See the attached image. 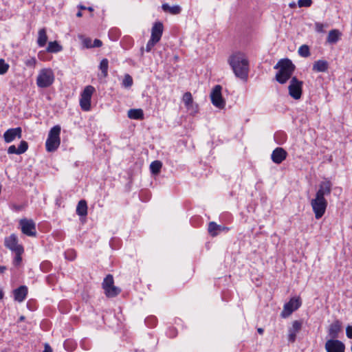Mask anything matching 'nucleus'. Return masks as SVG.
I'll return each mask as SVG.
<instances>
[{
    "label": "nucleus",
    "instance_id": "nucleus-1",
    "mask_svg": "<svg viewBox=\"0 0 352 352\" xmlns=\"http://www.w3.org/2000/svg\"><path fill=\"white\" fill-rule=\"evenodd\" d=\"M228 63L235 76L241 79H246L248 75V60L244 54L236 52L231 55Z\"/></svg>",
    "mask_w": 352,
    "mask_h": 352
},
{
    "label": "nucleus",
    "instance_id": "nucleus-2",
    "mask_svg": "<svg viewBox=\"0 0 352 352\" xmlns=\"http://www.w3.org/2000/svg\"><path fill=\"white\" fill-rule=\"evenodd\" d=\"M274 68L278 69L275 76L276 80L283 85L286 83L289 79H292L296 66L290 59L283 58L276 63Z\"/></svg>",
    "mask_w": 352,
    "mask_h": 352
},
{
    "label": "nucleus",
    "instance_id": "nucleus-3",
    "mask_svg": "<svg viewBox=\"0 0 352 352\" xmlns=\"http://www.w3.org/2000/svg\"><path fill=\"white\" fill-rule=\"evenodd\" d=\"M329 190L330 188L329 186H327L324 190L323 186H321L316 192V197L311 201V205L314 212L315 217L317 219H320L324 214L327 206V202L324 199V195L326 191L329 192Z\"/></svg>",
    "mask_w": 352,
    "mask_h": 352
},
{
    "label": "nucleus",
    "instance_id": "nucleus-4",
    "mask_svg": "<svg viewBox=\"0 0 352 352\" xmlns=\"http://www.w3.org/2000/svg\"><path fill=\"white\" fill-rule=\"evenodd\" d=\"M61 127L57 124L54 126L49 131L47 138L45 142L46 150L48 152L55 151L60 144V134Z\"/></svg>",
    "mask_w": 352,
    "mask_h": 352
},
{
    "label": "nucleus",
    "instance_id": "nucleus-5",
    "mask_svg": "<svg viewBox=\"0 0 352 352\" xmlns=\"http://www.w3.org/2000/svg\"><path fill=\"white\" fill-rule=\"evenodd\" d=\"M55 76L54 72L50 68L41 69L36 78V85L39 88H47L50 87L54 82Z\"/></svg>",
    "mask_w": 352,
    "mask_h": 352
},
{
    "label": "nucleus",
    "instance_id": "nucleus-6",
    "mask_svg": "<svg viewBox=\"0 0 352 352\" xmlns=\"http://www.w3.org/2000/svg\"><path fill=\"white\" fill-rule=\"evenodd\" d=\"M95 91V88L91 85H87L80 94V105L83 111H89L91 109V96Z\"/></svg>",
    "mask_w": 352,
    "mask_h": 352
},
{
    "label": "nucleus",
    "instance_id": "nucleus-7",
    "mask_svg": "<svg viewBox=\"0 0 352 352\" xmlns=\"http://www.w3.org/2000/svg\"><path fill=\"white\" fill-rule=\"evenodd\" d=\"M302 84V81L298 80L296 76L292 78L288 89L289 94L292 98L298 100L301 98Z\"/></svg>",
    "mask_w": 352,
    "mask_h": 352
},
{
    "label": "nucleus",
    "instance_id": "nucleus-8",
    "mask_svg": "<svg viewBox=\"0 0 352 352\" xmlns=\"http://www.w3.org/2000/svg\"><path fill=\"white\" fill-rule=\"evenodd\" d=\"M222 87L219 85H215L210 93V99L212 104L219 108L223 109L226 102L221 95Z\"/></svg>",
    "mask_w": 352,
    "mask_h": 352
},
{
    "label": "nucleus",
    "instance_id": "nucleus-9",
    "mask_svg": "<svg viewBox=\"0 0 352 352\" xmlns=\"http://www.w3.org/2000/svg\"><path fill=\"white\" fill-rule=\"evenodd\" d=\"M19 225L23 234L28 236H36V224L32 219H22L19 221Z\"/></svg>",
    "mask_w": 352,
    "mask_h": 352
},
{
    "label": "nucleus",
    "instance_id": "nucleus-10",
    "mask_svg": "<svg viewBox=\"0 0 352 352\" xmlns=\"http://www.w3.org/2000/svg\"><path fill=\"white\" fill-rule=\"evenodd\" d=\"M4 245L13 252H16L18 250H21L24 249L22 245L18 243V237L15 234H12L9 236L6 237Z\"/></svg>",
    "mask_w": 352,
    "mask_h": 352
},
{
    "label": "nucleus",
    "instance_id": "nucleus-11",
    "mask_svg": "<svg viewBox=\"0 0 352 352\" xmlns=\"http://www.w3.org/2000/svg\"><path fill=\"white\" fill-rule=\"evenodd\" d=\"M301 305L299 298H293L284 305L281 316L283 318L289 316L294 311L296 310Z\"/></svg>",
    "mask_w": 352,
    "mask_h": 352
},
{
    "label": "nucleus",
    "instance_id": "nucleus-12",
    "mask_svg": "<svg viewBox=\"0 0 352 352\" xmlns=\"http://www.w3.org/2000/svg\"><path fill=\"white\" fill-rule=\"evenodd\" d=\"M22 129L21 127L8 129L3 134V138L6 143L12 142L16 138H21Z\"/></svg>",
    "mask_w": 352,
    "mask_h": 352
},
{
    "label": "nucleus",
    "instance_id": "nucleus-13",
    "mask_svg": "<svg viewBox=\"0 0 352 352\" xmlns=\"http://www.w3.org/2000/svg\"><path fill=\"white\" fill-rule=\"evenodd\" d=\"M287 155V153L284 148L277 147L272 151L271 159L273 162L279 164L286 159Z\"/></svg>",
    "mask_w": 352,
    "mask_h": 352
},
{
    "label": "nucleus",
    "instance_id": "nucleus-14",
    "mask_svg": "<svg viewBox=\"0 0 352 352\" xmlns=\"http://www.w3.org/2000/svg\"><path fill=\"white\" fill-rule=\"evenodd\" d=\"M229 228L226 226L217 224L214 221H211L208 224V232L209 234L212 236H217L221 232H227Z\"/></svg>",
    "mask_w": 352,
    "mask_h": 352
},
{
    "label": "nucleus",
    "instance_id": "nucleus-15",
    "mask_svg": "<svg viewBox=\"0 0 352 352\" xmlns=\"http://www.w3.org/2000/svg\"><path fill=\"white\" fill-rule=\"evenodd\" d=\"M14 300L22 302L27 297L28 287L21 285L13 291Z\"/></svg>",
    "mask_w": 352,
    "mask_h": 352
},
{
    "label": "nucleus",
    "instance_id": "nucleus-16",
    "mask_svg": "<svg viewBox=\"0 0 352 352\" xmlns=\"http://www.w3.org/2000/svg\"><path fill=\"white\" fill-rule=\"evenodd\" d=\"M302 323L298 320H295L292 324V327L289 329L288 340L289 342H294L296 338V333L300 330Z\"/></svg>",
    "mask_w": 352,
    "mask_h": 352
},
{
    "label": "nucleus",
    "instance_id": "nucleus-17",
    "mask_svg": "<svg viewBox=\"0 0 352 352\" xmlns=\"http://www.w3.org/2000/svg\"><path fill=\"white\" fill-rule=\"evenodd\" d=\"M163 29V24L161 22L155 23L151 29V38L160 41L162 36Z\"/></svg>",
    "mask_w": 352,
    "mask_h": 352
},
{
    "label": "nucleus",
    "instance_id": "nucleus-18",
    "mask_svg": "<svg viewBox=\"0 0 352 352\" xmlns=\"http://www.w3.org/2000/svg\"><path fill=\"white\" fill-rule=\"evenodd\" d=\"M329 63L324 60H318L313 64L312 70L315 72H325L329 69Z\"/></svg>",
    "mask_w": 352,
    "mask_h": 352
},
{
    "label": "nucleus",
    "instance_id": "nucleus-19",
    "mask_svg": "<svg viewBox=\"0 0 352 352\" xmlns=\"http://www.w3.org/2000/svg\"><path fill=\"white\" fill-rule=\"evenodd\" d=\"M130 119L142 120L144 118L143 110L141 109H131L127 112Z\"/></svg>",
    "mask_w": 352,
    "mask_h": 352
},
{
    "label": "nucleus",
    "instance_id": "nucleus-20",
    "mask_svg": "<svg viewBox=\"0 0 352 352\" xmlns=\"http://www.w3.org/2000/svg\"><path fill=\"white\" fill-rule=\"evenodd\" d=\"M76 214L80 217H85L87 214V204L85 199L79 201L76 206Z\"/></svg>",
    "mask_w": 352,
    "mask_h": 352
},
{
    "label": "nucleus",
    "instance_id": "nucleus-21",
    "mask_svg": "<svg viewBox=\"0 0 352 352\" xmlns=\"http://www.w3.org/2000/svg\"><path fill=\"white\" fill-rule=\"evenodd\" d=\"M47 41V36L45 28L39 30L38 33L37 44L39 47H44Z\"/></svg>",
    "mask_w": 352,
    "mask_h": 352
},
{
    "label": "nucleus",
    "instance_id": "nucleus-22",
    "mask_svg": "<svg viewBox=\"0 0 352 352\" xmlns=\"http://www.w3.org/2000/svg\"><path fill=\"white\" fill-rule=\"evenodd\" d=\"M162 8L164 12H168L172 14H178L181 12L182 8L179 6H170L168 3H163Z\"/></svg>",
    "mask_w": 352,
    "mask_h": 352
},
{
    "label": "nucleus",
    "instance_id": "nucleus-23",
    "mask_svg": "<svg viewBox=\"0 0 352 352\" xmlns=\"http://www.w3.org/2000/svg\"><path fill=\"white\" fill-rule=\"evenodd\" d=\"M345 345L338 340H331V352H344Z\"/></svg>",
    "mask_w": 352,
    "mask_h": 352
},
{
    "label": "nucleus",
    "instance_id": "nucleus-24",
    "mask_svg": "<svg viewBox=\"0 0 352 352\" xmlns=\"http://www.w3.org/2000/svg\"><path fill=\"white\" fill-rule=\"evenodd\" d=\"M63 47L57 41H50L48 43L47 51L50 53H57L62 51Z\"/></svg>",
    "mask_w": 352,
    "mask_h": 352
},
{
    "label": "nucleus",
    "instance_id": "nucleus-25",
    "mask_svg": "<svg viewBox=\"0 0 352 352\" xmlns=\"http://www.w3.org/2000/svg\"><path fill=\"white\" fill-rule=\"evenodd\" d=\"M121 292V289L116 287L114 285L104 289L106 296L109 298H113L118 296Z\"/></svg>",
    "mask_w": 352,
    "mask_h": 352
},
{
    "label": "nucleus",
    "instance_id": "nucleus-26",
    "mask_svg": "<svg viewBox=\"0 0 352 352\" xmlns=\"http://www.w3.org/2000/svg\"><path fill=\"white\" fill-rule=\"evenodd\" d=\"M109 60L103 58L99 65V69L101 71V76L106 78L108 76Z\"/></svg>",
    "mask_w": 352,
    "mask_h": 352
},
{
    "label": "nucleus",
    "instance_id": "nucleus-27",
    "mask_svg": "<svg viewBox=\"0 0 352 352\" xmlns=\"http://www.w3.org/2000/svg\"><path fill=\"white\" fill-rule=\"evenodd\" d=\"M162 164L160 161L155 160L151 162L150 165V170L151 172L154 174L157 175L160 172V170L162 168Z\"/></svg>",
    "mask_w": 352,
    "mask_h": 352
},
{
    "label": "nucleus",
    "instance_id": "nucleus-28",
    "mask_svg": "<svg viewBox=\"0 0 352 352\" xmlns=\"http://www.w3.org/2000/svg\"><path fill=\"white\" fill-rule=\"evenodd\" d=\"M182 100L188 109H190L192 106L193 100L192 94L190 92H186L183 96Z\"/></svg>",
    "mask_w": 352,
    "mask_h": 352
},
{
    "label": "nucleus",
    "instance_id": "nucleus-29",
    "mask_svg": "<svg viewBox=\"0 0 352 352\" xmlns=\"http://www.w3.org/2000/svg\"><path fill=\"white\" fill-rule=\"evenodd\" d=\"M298 52L301 57H309L310 56L309 47L307 45H302L298 48Z\"/></svg>",
    "mask_w": 352,
    "mask_h": 352
},
{
    "label": "nucleus",
    "instance_id": "nucleus-30",
    "mask_svg": "<svg viewBox=\"0 0 352 352\" xmlns=\"http://www.w3.org/2000/svg\"><path fill=\"white\" fill-rule=\"evenodd\" d=\"M114 283L113 277L111 274H108L104 279L102 283V288L106 289L107 288L113 286Z\"/></svg>",
    "mask_w": 352,
    "mask_h": 352
},
{
    "label": "nucleus",
    "instance_id": "nucleus-31",
    "mask_svg": "<svg viewBox=\"0 0 352 352\" xmlns=\"http://www.w3.org/2000/svg\"><path fill=\"white\" fill-rule=\"evenodd\" d=\"M329 27V24L327 23H322L320 22L315 23V30L318 33L324 34L326 32V29Z\"/></svg>",
    "mask_w": 352,
    "mask_h": 352
},
{
    "label": "nucleus",
    "instance_id": "nucleus-32",
    "mask_svg": "<svg viewBox=\"0 0 352 352\" xmlns=\"http://www.w3.org/2000/svg\"><path fill=\"white\" fill-rule=\"evenodd\" d=\"M24 252V249L23 250H18L16 252H15V257L14 258V261H13V263L14 265L16 266H18L21 264V261H22V256L21 255L23 254V253Z\"/></svg>",
    "mask_w": 352,
    "mask_h": 352
},
{
    "label": "nucleus",
    "instance_id": "nucleus-33",
    "mask_svg": "<svg viewBox=\"0 0 352 352\" xmlns=\"http://www.w3.org/2000/svg\"><path fill=\"white\" fill-rule=\"evenodd\" d=\"M28 148V144L26 141L22 140L17 148L18 155L24 153Z\"/></svg>",
    "mask_w": 352,
    "mask_h": 352
},
{
    "label": "nucleus",
    "instance_id": "nucleus-34",
    "mask_svg": "<svg viewBox=\"0 0 352 352\" xmlns=\"http://www.w3.org/2000/svg\"><path fill=\"white\" fill-rule=\"evenodd\" d=\"M145 324L150 328L155 327L157 318L155 316H149L145 319Z\"/></svg>",
    "mask_w": 352,
    "mask_h": 352
},
{
    "label": "nucleus",
    "instance_id": "nucleus-35",
    "mask_svg": "<svg viewBox=\"0 0 352 352\" xmlns=\"http://www.w3.org/2000/svg\"><path fill=\"white\" fill-rule=\"evenodd\" d=\"M133 85V78L129 74H126L122 81V85L125 87H131Z\"/></svg>",
    "mask_w": 352,
    "mask_h": 352
},
{
    "label": "nucleus",
    "instance_id": "nucleus-36",
    "mask_svg": "<svg viewBox=\"0 0 352 352\" xmlns=\"http://www.w3.org/2000/svg\"><path fill=\"white\" fill-rule=\"evenodd\" d=\"M9 69V65L2 58L0 59V75L5 74Z\"/></svg>",
    "mask_w": 352,
    "mask_h": 352
},
{
    "label": "nucleus",
    "instance_id": "nucleus-37",
    "mask_svg": "<svg viewBox=\"0 0 352 352\" xmlns=\"http://www.w3.org/2000/svg\"><path fill=\"white\" fill-rule=\"evenodd\" d=\"M157 40H155L152 38L149 39L146 46V51L149 52L151 51L152 48L158 43Z\"/></svg>",
    "mask_w": 352,
    "mask_h": 352
},
{
    "label": "nucleus",
    "instance_id": "nucleus-38",
    "mask_svg": "<svg viewBox=\"0 0 352 352\" xmlns=\"http://www.w3.org/2000/svg\"><path fill=\"white\" fill-rule=\"evenodd\" d=\"M312 4V0H298V5L300 8L310 7Z\"/></svg>",
    "mask_w": 352,
    "mask_h": 352
},
{
    "label": "nucleus",
    "instance_id": "nucleus-39",
    "mask_svg": "<svg viewBox=\"0 0 352 352\" xmlns=\"http://www.w3.org/2000/svg\"><path fill=\"white\" fill-rule=\"evenodd\" d=\"M340 33L337 30H331V43H336L339 37H340Z\"/></svg>",
    "mask_w": 352,
    "mask_h": 352
},
{
    "label": "nucleus",
    "instance_id": "nucleus-40",
    "mask_svg": "<svg viewBox=\"0 0 352 352\" xmlns=\"http://www.w3.org/2000/svg\"><path fill=\"white\" fill-rule=\"evenodd\" d=\"M65 258L72 261L75 258V253L72 250H69L65 253Z\"/></svg>",
    "mask_w": 352,
    "mask_h": 352
},
{
    "label": "nucleus",
    "instance_id": "nucleus-41",
    "mask_svg": "<svg viewBox=\"0 0 352 352\" xmlns=\"http://www.w3.org/2000/svg\"><path fill=\"white\" fill-rule=\"evenodd\" d=\"M8 153L9 154H17L18 155L17 148H16V146L14 145H12L10 146H9V148L8 149Z\"/></svg>",
    "mask_w": 352,
    "mask_h": 352
},
{
    "label": "nucleus",
    "instance_id": "nucleus-42",
    "mask_svg": "<svg viewBox=\"0 0 352 352\" xmlns=\"http://www.w3.org/2000/svg\"><path fill=\"white\" fill-rule=\"evenodd\" d=\"M36 59L34 58H31L25 61V65L27 66L33 67L36 64Z\"/></svg>",
    "mask_w": 352,
    "mask_h": 352
},
{
    "label": "nucleus",
    "instance_id": "nucleus-43",
    "mask_svg": "<svg viewBox=\"0 0 352 352\" xmlns=\"http://www.w3.org/2000/svg\"><path fill=\"white\" fill-rule=\"evenodd\" d=\"M102 45V43L100 40L99 39H95L94 41V43H92V47H101Z\"/></svg>",
    "mask_w": 352,
    "mask_h": 352
},
{
    "label": "nucleus",
    "instance_id": "nucleus-44",
    "mask_svg": "<svg viewBox=\"0 0 352 352\" xmlns=\"http://www.w3.org/2000/svg\"><path fill=\"white\" fill-rule=\"evenodd\" d=\"M346 336L349 338H352V326H348L346 329Z\"/></svg>",
    "mask_w": 352,
    "mask_h": 352
},
{
    "label": "nucleus",
    "instance_id": "nucleus-45",
    "mask_svg": "<svg viewBox=\"0 0 352 352\" xmlns=\"http://www.w3.org/2000/svg\"><path fill=\"white\" fill-rule=\"evenodd\" d=\"M83 43L87 48L92 47L91 40L90 38H85L83 41Z\"/></svg>",
    "mask_w": 352,
    "mask_h": 352
},
{
    "label": "nucleus",
    "instance_id": "nucleus-46",
    "mask_svg": "<svg viewBox=\"0 0 352 352\" xmlns=\"http://www.w3.org/2000/svg\"><path fill=\"white\" fill-rule=\"evenodd\" d=\"M325 349H326L327 352H330L331 351V349H330V338L327 339V341H326Z\"/></svg>",
    "mask_w": 352,
    "mask_h": 352
},
{
    "label": "nucleus",
    "instance_id": "nucleus-47",
    "mask_svg": "<svg viewBox=\"0 0 352 352\" xmlns=\"http://www.w3.org/2000/svg\"><path fill=\"white\" fill-rule=\"evenodd\" d=\"M72 343V341L66 340L64 343L65 349L68 351H72V348H69V344Z\"/></svg>",
    "mask_w": 352,
    "mask_h": 352
},
{
    "label": "nucleus",
    "instance_id": "nucleus-48",
    "mask_svg": "<svg viewBox=\"0 0 352 352\" xmlns=\"http://www.w3.org/2000/svg\"><path fill=\"white\" fill-rule=\"evenodd\" d=\"M52 350L51 347L47 344H46L45 346V349L43 352H52Z\"/></svg>",
    "mask_w": 352,
    "mask_h": 352
},
{
    "label": "nucleus",
    "instance_id": "nucleus-49",
    "mask_svg": "<svg viewBox=\"0 0 352 352\" xmlns=\"http://www.w3.org/2000/svg\"><path fill=\"white\" fill-rule=\"evenodd\" d=\"M7 270V267L3 265H0V274H3Z\"/></svg>",
    "mask_w": 352,
    "mask_h": 352
},
{
    "label": "nucleus",
    "instance_id": "nucleus-50",
    "mask_svg": "<svg viewBox=\"0 0 352 352\" xmlns=\"http://www.w3.org/2000/svg\"><path fill=\"white\" fill-rule=\"evenodd\" d=\"M14 208L17 210V211H19V210H21L23 207L21 206H14Z\"/></svg>",
    "mask_w": 352,
    "mask_h": 352
},
{
    "label": "nucleus",
    "instance_id": "nucleus-51",
    "mask_svg": "<svg viewBox=\"0 0 352 352\" xmlns=\"http://www.w3.org/2000/svg\"><path fill=\"white\" fill-rule=\"evenodd\" d=\"M289 7L290 8H295L296 7V3L295 2H292L289 3Z\"/></svg>",
    "mask_w": 352,
    "mask_h": 352
},
{
    "label": "nucleus",
    "instance_id": "nucleus-52",
    "mask_svg": "<svg viewBox=\"0 0 352 352\" xmlns=\"http://www.w3.org/2000/svg\"><path fill=\"white\" fill-rule=\"evenodd\" d=\"M4 294L3 291L0 289V300H1L3 298Z\"/></svg>",
    "mask_w": 352,
    "mask_h": 352
},
{
    "label": "nucleus",
    "instance_id": "nucleus-53",
    "mask_svg": "<svg viewBox=\"0 0 352 352\" xmlns=\"http://www.w3.org/2000/svg\"><path fill=\"white\" fill-rule=\"evenodd\" d=\"M327 42L330 43V32L328 33L327 36Z\"/></svg>",
    "mask_w": 352,
    "mask_h": 352
},
{
    "label": "nucleus",
    "instance_id": "nucleus-54",
    "mask_svg": "<svg viewBox=\"0 0 352 352\" xmlns=\"http://www.w3.org/2000/svg\"><path fill=\"white\" fill-rule=\"evenodd\" d=\"M82 15V12L80 11H78L77 13H76V16L77 17H81Z\"/></svg>",
    "mask_w": 352,
    "mask_h": 352
},
{
    "label": "nucleus",
    "instance_id": "nucleus-55",
    "mask_svg": "<svg viewBox=\"0 0 352 352\" xmlns=\"http://www.w3.org/2000/svg\"><path fill=\"white\" fill-rule=\"evenodd\" d=\"M78 8H79L80 10H86V9H87V8H86L85 6H81V5H80V6H78Z\"/></svg>",
    "mask_w": 352,
    "mask_h": 352
},
{
    "label": "nucleus",
    "instance_id": "nucleus-56",
    "mask_svg": "<svg viewBox=\"0 0 352 352\" xmlns=\"http://www.w3.org/2000/svg\"><path fill=\"white\" fill-rule=\"evenodd\" d=\"M258 332L260 333V334H262L263 333V329H261V328H258Z\"/></svg>",
    "mask_w": 352,
    "mask_h": 352
},
{
    "label": "nucleus",
    "instance_id": "nucleus-57",
    "mask_svg": "<svg viewBox=\"0 0 352 352\" xmlns=\"http://www.w3.org/2000/svg\"><path fill=\"white\" fill-rule=\"evenodd\" d=\"M25 320V316H21L20 318H19V320L20 321H23Z\"/></svg>",
    "mask_w": 352,
    "mask_h": 352
},
{
    "label": "nucleus",
    "instance_id": "nucleus-58",
    "mask_svg": "<svg viewBox=\"0 0 352 352\" xmlns=\"http://www.w3.org/2000/svg\"><path fill=\"white\" fill-rule=\"evenodd\" d=\"M87 9L89 11H90V12H91V11H93V10H94V9H93V8H92V7H88V8H87Z\"/></svg>",
    "mask_w": 352,
    "mask_h": 352
},
{
    "label": "nucleus",
    "instance_id": "nucleus-59",
    "mask_svg": "<svg viewBox=\"0 0 352 352\" xmlns=\"http://www.w3.org/2000/svg\"><path fill=\"white\" fill-rule=\"evenodd\" d=\"M140 51H141V55L143 56V54H144V47H143L141 48Z\"/></svg>",
    "mask_w": 352,
    "mask_h": 352
},
{
    "label": "nucleus",
    "instance_id": "nucleus-60",
    "mask_svg": "<svg viewBox=\"0 0 352 352\" xmlns=\"http://www.w3.org/2000/svg\"><path fill=\"white\" fill-rule=\"evenodd\" d=\"M338 328H339V326H336V325L335 326V329H336V330L337 329H338Z\"/></svg>",
    "mask_w": 352,
    "mask_h": 352
}]
</instances>
